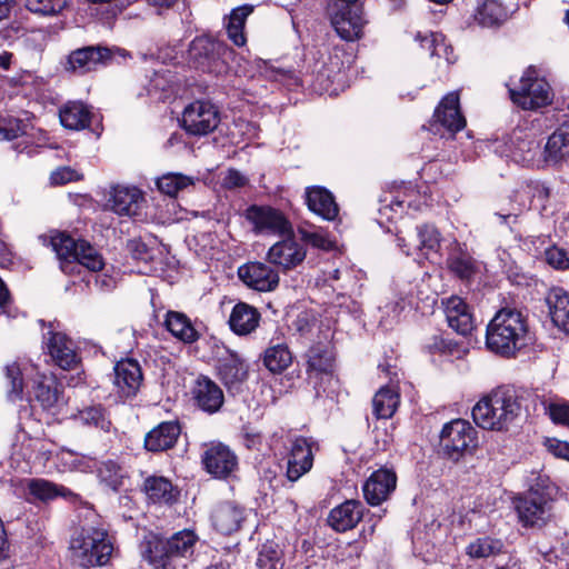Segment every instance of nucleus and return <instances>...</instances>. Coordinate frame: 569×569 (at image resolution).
<instances>
[{
  "label": "nucleus",
  "mask_w": 569,
  "mask_h": 569,
  "mask_svg": "<svg viewBox=\"0 0 569 569\" xmlns=\"http://www.w3.org/2000/svg\"><path fill=\"white\" fill-rule=\"evenodd\" d=\"M532 340L527 315L516 308L500 309L487 326L488 350L505 358L516 357Z\"/></svg>",
  "instance_id": "nucleus-1"
},
{
  "label": "nucleus",
  "mask_w": 569,
  "mask_h": 569,
  "mask_svg": "<svg viewBox=\"0 0 569 569\" xmlns=\"http://www.w3.org/2000/svg\"><path fill=\"white\" fill-rule=\"evenodd\" d=\"M520 397L511 386H501L482 397L472 408L473 421L482 429L502 431L519 416Z\"/></svg>",
  "instance_id": "nucleus-2"
},
{
  "label": "nucleus",
  "mask_w": 569,
  "mask_h": 569,
  "mask_svg": "<svg viewBox=\"0 0 569 569\" xmlns=\"http://www.w3.org/2000/svg\"><path fill=\"white\" fill-rule=\"evenodd\" d=\"M197 541L198 536L189 529L167 539L151 536L143 542L142 556L154 569H186V559L193 553Z\"/></svg>",
  "instance_id": "nucleus-3"
},
{
  "label": "nucleus",
  "mask_w": 569,
  "mask_h": 569,
  "mask_svg": "<svg viewBox=\"0 0 569 569\" xmlns=\"http://www.w3.org/2000/svg\"><path fill=\"white\" fill-rule=\"evenodd\" d=\"M51 247L63 273L79 274L82 268L97 272L103 269L101 253L86 240H76L66 232L51 237Z\"/></svg>",
  "instance_id": "nucleus-4"
},
{
  "label": "nucleus",
  "mask_w": 569,
  "mask_h": 569,
  "mask_svg": "<svg viewBox=\"0 0 569 569\" xmlns=\"http://www.w3.org/2000/svg\"><path fill=\"white\" fill-rule=\"evenodd\" d=\"M188 52L196 69L216 77L228 74L236 57L234 50L226 42L208 36L194 38Z\"/></svg>",
  "instance_id": "nucleus-5"
},
{
  "label": "nucleus",
  "mask_w": 569,
  "mask_h": 569,
  "mask_svg": "<svg viewBox=\"0 0 569 569\" xmlns=\"http://www.w3.org/2000/svg\"><path fill=\"white\" fill-rule=\"evenodd\" d=\"M71 548L77 552L80 566H104L113 552V543L102 527L84 526L72 538Z\"/></svg>",
  "instance_id": "nucleus-6"
},
{
  "label": "nucleus",
  "mask_w": 569,
  "mask_h": 569,
  "mask_svg": "<svg viewBox=\"0 0 569 569\" xmlns=\"http://www.w3.org/2000/svg\"><path fill=\"white\" fill-rule=\"evenodd\" d=\"M307 381L312 386L316 398L323 395L329 396L335 382V352L333 349L323 343L311 346L307 352Z\"/></svg>",
  "instance_id": "nucleus-7"
},
{
  "label": "nucleus",
  "mask_w": 569,
  "mask_h": 569,
  "mask_svg": "<svg viewBox=\"0 0 569 569\" xmlns=\"http://www.w3.org/2000/svg\"><path fill=\"white\" fill-rule=\"evenodd\" d=\"M511 101L523 110H536L552 102L553 93L549 82L530 66L523 72L519 83L509 88Z\"/></svg>",
  "instance_id": "nucleus-8"
},
{
  "label": "nucleus",
  "mask_w": 569,
  "mask_h": 569,
  "mask_svg": "<svg viewBox=\"0 0 569 569\" xmlns=\"http://www.w3.org/2000/svg\"><path fill=\"white\" fill-rule=\"evenodd\" d=\"M477 430L463 419L447 422L440 432V450L447 459L458 462L478 446Z\"/></svg>",
  "instance_id": "nucleus-9"
},
{
  "label": "nucleus",
  "mask_w": 569,
  "mask_h": 569,
  "mask_svg": "<svg viewBox=\"0 0 569 569\" xmlns=\"http://www.w3.org/2000/svg\"><path fill=\"white\" fill-rule=\"evenodd\" d=\"M246 219L253 226V231L260 234L291 236L293 228L288 217L271 206L251 204L244 213Z\"/></svg>",
  "instance_id": "nucleus-10"
},
{
  "label": "nucleus",
  "mask_w": 569,
  "mask_h": 569,
  "mask_svg": "<svg viewBox=\"0 0 569 569\" xmlns=\"http://www.w3.org/2000/svg\"><path fill=\"white\" fill-rule=\"evenodd\" d=\"M180 122L187 133L207 136L218 127L220 113L210 101L196 100L184 108Z\"/></svg>",
  "instance_id": "nucleus-11"
},
{
  "label": "nucleus",
  "mask_w": 569,
  "mask_h": 569,
  "mask_svg": "<svg viewBox=\"0 0 569 569\" xmlns=\"http://www.w3.org/2000/svg\"><path fill=\"white\" fill-rule=\"evenodd\" d=\"M204 470L217 479H227L238 469V457L226 445L211 442L201 455Z\"/></svg>",
  "instance_id": "nucleus-12"
},
{
  "label": "nucleus",
  "mask_w": 569,
  "mask_h": 569,
  "mask_svg": "<svg viewBox=\"0 0 569 569\" xmlns=\"http://www.w3.org/2000/svg\"><path fill=\"white\" fill-rule=\"evenodd\" d=\"M218 377L231 396L240 395L246 389L248 366L236 352L227 350V355L218 360Z\"/></svg>",
  "instance_id": "nucleus-13"
},
{
  "label": "nucleus",
  "mask_w": 569,
  "mask_h": 569,
  "mask_svg": "<svg viewBox=\"0 0 569 569\" xmlns=\"http://www.w3.org/2000/svg\"><path fill=\"white\" fill-rule=\"evenodd\" d=\"M113 59V50L104 46H87L71 51L67 58L66 70L84 74L98 66H107Z\"/></svg>",
  "instance_id": "nucleus-14"
},
{
  "label": "nucleus",
  "mask_w": 569,
  "mask_h": 569,
  "mask_svg": "<svg viewBox=\"0 0 569 569\" xmlns=\"http://www.w3.org/2000/svg\"><path fill=\"white\" fill-rule=\"evenodd\" d=\"M312 446L313 441L302 436L290 440L286 462V478L289 481L296 482L311 470L313 466Z\"/></svg>",
  "instance_id": "nucleus-15"
},
{
  "label": "nucleus",
  "mask_w": 569,
  "mask_h": 569,
  "mask_svg": "<svg viewBox=\"0 0 569 569\" xmlns=\"http://www.w3.org/2000/svg\"><path fill=\"white\" fill-rule=\"evenodd\" d=\"M113 372V386L118 397L123 400L136 397L143 381L138 360L123 358L114 365Z\"/></svg>",
  "instance_id": "nucleus-16"
},
{
  "label": "nucleus",
  "mask_w": 569,
  "mask_h": 569,
  "mask_svg": "<svg viewBox=\"0 0 569 569\" xmlns=\"http://www.w3.org/2000/svg\"><path fill=\"white\" fill-rule=\"evenodd\" d=\"M446 129L450 134H455L462 130L466 126V119L460 110L458 92H450L446 94L433 113V120L430 123L431 130L437 127Z\"/></svg>",
  "instance_id": "nucleus-17"
},
{
  "label": "nucleus",
  "mask_w": 569,
  "mask_h": 569,
  "mask_svg": "<svg viewBox=\"0 0 569 569\" xmlns=\"http://www.w3.org/2000/svg\"><path fill=\"white\" fill-rule=\"evenodd\" d=\"M397 475L392 468L381 467L373 471L362 486L366 501L379 506L395 491Z\"/></svg>",
  "instance_id": "nucleus-18"
},
{
  "label": "nucleus",
  "mask_w": 569,
  "mask_h": 569,
  "mask_svg": "<svg viewBox=\"0 0 569 569\" xmlns=\"http://www.w3.org/2000/svg\"><path fill=\"white\" fill-rule=\"evenodd\" d=\"M270 247L267 253L269 263L281 268L283 271L291 270L306 259L305 247L299 243L293 233Z\"/></svg>",
  "instance_id": "nucleus-19"
},
{
  "label": "nucleus",
  "mask_w": 569,
  "mask_h": 569,
  "mask_svg": "<svg viewBox=\"0 0 569 569\" xmlns=\"http://www.w3.org/2000/svg\"><path fill=\"white\" fill-rule=\"evenodd\" d=\"M239 279L257 291H272L279 284V273L269 264L254 261L238 268Z\"/></svg>",
  "instance_id": "nucleus-20"
},
{
  "label": "nucleus",
  "mask_w": 569,
  "mask_h": 569,
  "mask_svg": "<svg viewBox=\"0 0 569 569\" xmlns=\"http://www.w3.org/2000/svg\"><path fill=\"white\" fill-rule=\"evenodd\" d=\"M191 395L194 406L209 415L218 412L224 402L222 389L207 376L194 380Z\"/></svg>",
  "instance_id": "nucleus-21"
},
{
  "label": "nucleus",
  "mask_w": 569,
  "mask_h": 569,
  "mask_svg": "<svg viewBox=\"0 0 569 569\" xmlns=\"http://www.w3.org/2000/svg\"><path fill=\"white\" fill-rule=\"evenodd\" d=\"M181 435L178 420L162 421L144 436L143 448L148 452L160 453L176 447Z\"/></svg>",
  "instance_id": "nucleus-22"
},
{
  "label": "nucleus",
  "mask_w": 569,
  "mask_h": 569,
  "mask_svg": "<svg viewBox=\"0 0 569 569\" xmlns=\"http://www.w3.org/2000/svg\"><path fill=\"white\" fill-rule=\"evenodd\" d=\"M49 330L43 335L48 350L54 362L64 370L76 368L79 362L72 341L61 332L53 330V323H49Z\"/></svg>",
  "instance_id": "nucleus-23"
},
{
  "label": "nucleus",
  "mask_w": 569,
  "mask_h": 569,
  "mask_svg": "<svg viewBox=\"0 0 569 569\" xmlns=\"http://www.w3.org/2000/svg\"><path fill=\"white\" fill-rule=\"evenodd\" d=\"M142 491L148 502L160 506H173L179 501L180 489L172 481L158 475L148 476L143 480Z\"/></svg>",
  "instance_id": "nucleus-24"
},
{
  "label": "nucleus",
  "mask_w": 569,
  "mask_h": 569,
  "mask_svg": "<svg viewBox=\"0 0 569 569\" xmlns=\"http://www.w3.org/2000/svg\"><path fill=\"white\" fill-rule=\"evenodd\" d=\"M144 198L136 187H112L107 207L118 216L136 217L139 214Z\"/></svg>",
  "instance_id": "nucleus-25"
},
{
  "label": "nucleus",
  "mask_w": 569,
  "mask_h": 569,
  "mask_svg": "<svg viewBox=\"0 0 569 569\" xmlns=\"http://www.w3.org/2000/svg\"><path fill=\"white\" fill-rule=\"evenodd\" d=\"M305 202L308 209L327 221H335L339 216V206L335 196L321 186L307 187Z\"/></svg>",
  "instance_id": "nucleus-26"
},
{
  "label": "nucleus",
  "mask_w": 569,
  "mask_h": 569,
  "mask_svg": "<svg viewBox=\"0 0 569 569\" xmlns=\"http://www.w3.org/2000/svg\"><path fill=\"white\" fill-rule=\"evenodd\" d=\"M446 262L449 271L463 282H471L479 273L477 260L458 241L452 243Z\"/></svg>",
  "instance_id": "nucleus-27"
},
{
  "label": "nucleus",
  "mask_w": 569,
  "mask_h": 569,
  "mask_svg": "<svg viewBox=\"0 0 569 569\" xmlns=\"http://www.w3.org/2000/svg\"><path fill=\"white\" fill-rule=\"evenodd\" d=\"M448 326L463 337L475 329L470 307L458 296H451L443 302Z\"/></svg>",
  "instance_id": "nucleus-28"
},
{
  "label": "nucleus",
  "mask_w": 569,
  "mask_h": 569,
  "mask_svg": "<svg viewBox=\"0 0 569 569\" xmlns=\"http://www.w3.org/2000/svg\"><path fill=\"white\" fill-rule=\"evenodd\" d=\"M365 507L361 501L350 499L335 507L328 516L329 526L337 532L353 529L363 517Z\"/></svg>",
  "instance_id": "nucleus-29"
},
{
  "label": "nucleus",
  "mask_w": 569,
  "mask_h": 569,
  "mask_svg": "<svg viewBox=\"0 0 569 569\" xmlns=\"http://www.w3.org/2000/svg\"><path fill=\"white\" fill-rule=\"evenodd\" d=\"M513 505L523 527H542L549 518V502L518 496L515 498Z\"/></svg>",
  "instance_id": "nucleus-30"
},
{
  "label": "nucleus",
  "mask_w": 569,
  "mask_h": 569,
  "mask_svg": "<svg viewBox=\"0 0 569 569\" xmlns=\"http://www.w3.org/2000/svg\"><path fill=\"white\" fill-rule=\"evenodd\" d=\"M331 24L342 40L353 41L361 37L365 20L359 9L347 6L331 17Z\"/></svg>",
  "instance_id": "nucleus-31"
},
{
  "label": "nucleus",
  "mask_w": 569,
  "mask_h": 569,
  "mask_svg": "<svg viewBox=\"0 0 569 569\" xmlns=\"http://www.w3.org/2000/svg\"><path fill=\"white\" fill-rule=\"evenodd\" d=\"M545 302L552 323L561 331L569 333V292L561 287L550 288Z\"/></svg>",
  "instance_id": "nucleus-32"
},
{
  "label": "nucleus",
  "mask_w": 569,
  "mask_h": 569,
  "mask_svg": "<svg viewBox=\"0 0 569 569\" xmlns=\"http://www.w3.org/2000/svg\"><path fill=\"white\" fill-rule=\"evenodd\" d=\"M244 510L233 502L219 503L211 513V522L217 531L229 536L239 530L244 520Z\"/></svg>",
  "instance_id": "nucleus-33"
},
{
  "label": "nucleus",
  "mask_w": 569,
  "mask_h": 569,
  "mask_svg": "<svg viewBox=\"0 0 569 569\" xmlns=\"http://www.w3.org/2000/svg\"><path fill=\"white\" fill-rule=\"evenodd\" d=\"M28 370L26 363L12 361L3 368V387L7 402L17 403L23 400L24 380L23 377Z\"/></svg>",
  "instance_id": "nucleus-34"
},
{
  "label": "nucleus",
  "mask_w": 569,
  "mask_h": 569,
  "mask_svg": "<svg viewBox=\"0 0 569 569\" xmlns=\"http://www.w3.org/2000/svg\"><path fill=\"white\" fill-rule=\"evenodd\" d=\"M164 327L176 339L183 343H193L201 336L191 319L179 311L169 310L166 313Z\"/></svg>",
  "instance_id": "nucleus-35"
},
{
  "label": "nucleus",
  "mask_w": 569,
  "mask_h": 569,
  "mask_svg": "<svg viewBox=\"0 0 569 569\" xmlns=\"http://www.w3.org/2000/svg\"><path fill=\"white\" fill-rule=\"evenodd\" d=\"M259 321L260 313L254 307L246 302H238L231 311L229 326L236 335L247 336L256 330Z\"/></svg>",
  "instance_id": "nucleus-36"
},
{
  "label": "nucleus",
  "mask_w": 569,
  "mask_h": 569,
  "mask_svg": "<svg viewBox=\"0 0 569 569\" xmlns=\"http://www.w3.org/2000/svg\"><path fill=\"white\" fill-rule=\"evenodd\" d=\"M93 113L89 106L81 101H69L60 108L61 124L70 130H82L90 126Z\"/></svg>",
  "instance_id": "nucleus-37"
},
{
  "label": "nucleus",
  "mask_w": 569,
  "mask_h": 569,
  "mask_svg": "<svg viewBox=\"0 0 569 569\" xmlns=\"http://www.w3.org/2000/svg\"><path fill=\"white\" fill-rule=\"evenodd\" d=\"M32 391L34 399L40 403L44 410L53 408L60 398L61 390L54 376L37 373Z\"/></svg>",
  "instance_id": "nucleus-38"
},
{
  "label": "nucleus",
  "mask_w": 569,
  "mask_h": 569,
  "mask_svg": "<svg viewBox=\"0 0 569 569\" xmlns=\"http://www.w3.org/2000/svg\"><path fill=\"white\" fill-rule=\"evenodd\" d=\"M543 153L546 162L552 164L569 157V121L561 123L548 138Z\"/></svg>",
  "instance_id": "nucleus-39"
},
{
  "label": "nucleus",
  "mask_w": 569,
  "mask_h": 569,
  "mask_svg": "<svg viewBox=\"0 0 569 569\" xmlns=\"http://www.w3.org/2000/svg\"><path fill=\"white\" fill-rule=\"evenodd\" d=\"M423 349L430 355H440L457 359L463 357L468 351L462 342L450 339L442 332L429 337L423 345Z\"/></svg>",
  "instance_id": "nucleus-40"
},
{
  "label": "nucleus",
  "mask_w": 569,
  "mask_h": 569,
  "mask_svg": "<svg viewBox=\"0 0 569 569\" xmlns=\"http://www.w3.org/2000/svg\"><path fill=\"white\" fill-rule=\"evenodd\" d=\"M466 553L472 559H485L506 555L505 542L491 536H483L471 541L467 548Z\"/></svg>",
  "instance_id": "nucleus-41"
},
{
  "label": "nucleus",
  "mask_w": 569,
  "mask_h": 569,
  "mask_svg": "<svg viewBox=\"0 0 569 569\" xmlns=\"http://www.w3.org/2000/svg\"><path fill=\"white\" fill-rule=\"evenodd\" d=\"M540 242L541 248H538L539 253H543L545 261L556 270L569 269V250L551 242L547 236H539L536 238Z\"/></svg>",
  "instance_id": "nucleus-42"
},
{
  "label": "nucleus",
  "mask_w": 569,
  "mask_h": 569,
  "mask_svg": "<svg viewBox=\"0 0 569 569\" xmlns=\"http://www.w3.org/2000/svg\"><path fill=\"white\" fill-rule=\"evenodd\" d=\"M508 18V10L499 0H486L478 7L475 19L482 27L500 26Z\"/></svg>",
  "instance_id": "nucleus-43"
},
{
  "label": "nucleus",
  "mask_w": 569,
  "mask_h": 569,
  "mask_svg": "<svg viewBox=\"0 0 569 569\" xmlns=\"http://www.w3.org/2000/svg\"><path fill=\"white\" fill-rule=\"evenodd\" d=\"M400 397L389 387L381 388L372 399V412L377 419L391 418L399 405Z\"/></svg>",
  "instance_id": "nucleus-44"
},
{
  "label": "nucleus",
  "mask_w": 569,
  "mask_h": 569,
  "mask_svg": "<svg viewBox=\"0 0 569 569\" xmlns=\"http://www.w3.org/2000/svg\"><path fill=\"white\" fill-rule=\"evenodd\" d=\"M77 419L84 426L109 432L112 426L110 415L102 405H92L79 410Z\"/></svg>",
  "instance_id": "nucleus-45"
},
{
  "label": "nucleus",
  "mask_w": 569,
  "mask_h": 569,
  "mask_svg": "<svg viewBox=\"0 0 569 569\" xmlns=\"http://www.w3.org/2000/svg\"><path fill=\"white\" fill-rule=\"evenodd\" d=\"M292 363V353L287 345L269 347L263 355V365L272 373L283 372Z\"/></svg>",
  "instance_id": "nucleus-46"
},
{
  "label": "nucleus",
  "mask_w": 569,
  "mask_h": 569,
  "mask_svg": "<svg viewBox=\"0 0 569 569\" xmlns=\"http://www.w3.org/2000/svg\"><path fill=\"white\" fill-rule=\"evenodd\" d=\"M20 455L29 463L46 466L52 457V449L50 443L33 439L20 445Z\"/></svg>",
  "instance_id": "nucleus-47"
},
{
  "label": "nucleus",
  "mask_w": 569,
  "mask_h": 569,
  "mask_svg": "<svg viewBox=\"0 0 569 569\" xmlns=\"http://www.w3.org/2000/svg\"><path fill=\"white\" fill-rule=\"evenodd\" d=\"M98 475L101 482L116 492L123 487L124 480L128 478L123 467L113 460L102 462L98 469Z\"/></svg>",
  "instance_id": "nucleus-48"
},
{
  "label": "nucleus",
  "mask_w": 569,
  "mask_h": 569,
  "mask_svg": "<svg viewBox=\"0 0 569 569\" xmlns=\"http://www.w3.org/2000/svg\"><path fill=\"white\" fill-rule=\"evenodd\" d=\"M28 491L34 499L43 502L53 500L59 496L66 497L67 492L70 493L64 487L57 486L46 479H31L28 483Z\"/></svg>",
  "instance_id": "nucleus-49"
},
{
  "label": "nucleus",
  "mask_w": 569,
  "mask_h": 569,
  "mask_svg": "<svg viewBox=\"0 0 569 569\" xmlns=\"http://www.w3.org/2000/svg\"><path fill=\"white\" fill-rule=\"evenodd\" d=\"M257 569H282L284 566L282 550L274 541L261 546L256 562Z\"/></svg>",
  "instance_id": "nucleus-50"
},
{
  "label": "nucleus",
  "mask_w": 569,
  "mask_h": 569,
  "mask_svg": "<svg viewBox=\"0 0 569 569\" xmlns=\"http://www.w3.org/2000/svg\"><path fill=\"white\" fill-rule=\"evenodd\" d=\"M194 181L192 177L169 172L157 179L158 190L169 197H176L179 191L193 186Z\"/></svg>",
  "instance_id": "nucleus-51"
},
{
  "label": "nucleus",
  "mask_w": 569,
  "mask_h": 569,
  "mask_svg": "<svg viewBox=\"0 0 569 569\" xmlns=\"http://www.w3.org/2000/svg\"><path fill=\"white\" fill-rule=\"evenodd\" d=\"M556 486L551 482L548 476L538 475L535 477V479H532L528 491L521 496L550 503L556 493Z\"/></svg>",
  "instance_id": "nucleus-52"
},
{
  "label": "nucleus",
  "mask_w": 569,
  "mask_h": 569,
  "mask_svg": "<svg viewBox=\"0 0 569 569\" xmlns=\"http://www.w3.org/2000/svg\"><path fill=\"white\" fill-rule=\"evenodd\" d=\"M420 249L437 252L440 248L441 234L439 230L429 223L417 227Z\"/></svg>",
  "instance_id": "nucleus-53"
},
{
  "label": "nucleus",
  "mask_w": 569,
  "mask_h": 569,
  "mask_svg": "<svg viewBox=\"0 0 569 569\" xmlns=\"http://www.w3.org/2000/svg\"><path fill=\"white\" fill-rule=\"evenodd\" d=\"M67 3V0H26V8L41 16H54L60 13Z\"/></svg>",
  "instance_id": "nucleus-54"
},
{
  "label": "nucleus",
  "mask_w": 569,
  "mask_h": 569,
  "mask_svg": "<svg viewBox=\"0 0 569 569\" xmlns=\"http://www.w3.org/2000/svg\"><path fill=\"white\" fill-rule=\"evenodd\" d=\"M416 41L420 42L422 49L427 50L431 57H441L440 49L446 50L443 43V36L441 33L429 32L421 33L417 32L415 37Z\"/></svg>",
  "instance_id": "nucleus-55"
},
{
  "label": "nucleus",
  "mask_w": 569,
  "mask_h": 569,
  "mask_svg": "<svg viewBox=\"0 0 569 569\" xmlns=\"http://www.w3.org/2000/svg\"><path fill=\"white\" fill-rule=\"evenodd\" d=\"M27 123L23 120L10 118L0 126V139L13 140L26 133Z\"/></svg>",
  "instance_id": "nucleus-56"
},
{
  "label": "nucleus",
  "mask_w": 569,
  "mask_h": 569,
  "mask_svg": "<svg viewBox=\"0 0 569 569\" xmlns=\"http://www.w3.org/2000/svg\"><path fill=\"white\" fill-rule=\"evenodd\" d=\"M527 193L531 197V202L538 201L540 209L546 208V202L550 197V188L541 181H529L527 183Z\"/></svg>",
  "instance_id": "nucleus-57"
},
{
  "label": "nucleus",
  "mask_w": 569,
  "mask_h": 569,
  "mask_svg": "<svg viewBox=\"0 0 569 569\" xmlns=\"http://www.w3.org/2000/svg\"><path fill=\"white\" fill-rule=\"evenodd\" d=\"M80 179V174L70 167L58 168L50 176L51 183L56 186L66 184L72 181H78Z\"/></svg>",
  "instance_id": "nucleus-58"
},
{
  "label": "nucleus",
  "mask_w": 569,
  "mask_h": 569,
  "mask_svg": "<svg viewBox=\"0 0 569 569\" xmlns=\"http://www.w3.org/2000/svg\"><path fill=\"white\" fill-rule=\"evenodd\" d=\"M381 202H386L379 208V213L382 217H386L388 220H391L393 218L392 213H402L403 212V201L398 199V197H395L390 194V200H388V197H386Z\"/></svg>",
  "instance_id": "nucleus-59"
},
{
  "label": "nucleus",
  "mask_w": 569,
  "mask_h": 569,
  "mask_svg": "<svg viewBox=\"0 0 569 569\" xmlns=\"http://www.w3.org/2000/svg\"><path fill=\"white\" fill-rule=\"evenodd\" d=\"M253 11V7L249 4L240 6L233 9L229 16L228 24H234L244 28L248 16Z\"/></svg>",
  "instance_id": "nucleus-60"
},
{
  "label": "nucleus",
  "mask_w": 569,
  "mask_h": 569,
  "mask_svg": "<svg viewBox=\"0 0 569 569\" xmlns=\"http://www.w3.org/2000/svg\"><path fill=\"white\" fill-rule=\"evenodd\" d=\"M248 182V179L238 170L236 169H229L224 179H223V186L227 189H236L241 188L246 186Z\"/></svg>",
  "instance_id": "nucleus-61"
},
{
  "label": "nucleus",
  "mask_w": 569,
  "mask_h": 569,
  "mask_svg": "<svg viewBox=\"0 0 569 569\" xmlns=\"http://www.w3.org/2000/svg\"><path fill=\"white\" fill-rule=\"evenodd\" d=\"M549 413L553 422L569 426V405H551Z\"/></svg>",
  "instance_id": "nucleus-62"
},
{
  "label": "nucleus",
  "mask_w": 569,
  "mask_h": 569,
  "mask_svg": "<svg viewBox=\"0 0 569 569\" xmlns=\"http://www.w3.org/2000/svg\"><path fill=\"white\" fill-rule=\"evenodd\" d=\"M548 450L558 458H563L569 461V443L557 439H548Z\"/></svg>",
  "instance_id": "nucleus-63"
},
{
  "label": "nucleus",
  "mask_w": 569,
  "mask_h": 569,
  "mask_svg": "<svg viewBox=\"0 0 569 569\" xmlns=\"http://www.w3.org/2000/svg\"><path fill=\"white\" fill-rule=\"evenodd\" d=\"M228 38L238 47H242L247 42L244 34V28L237 27L234 24L226 26Z\"/></svg>",
  "instance_id": "nucleus-64"
}]
</instances>
